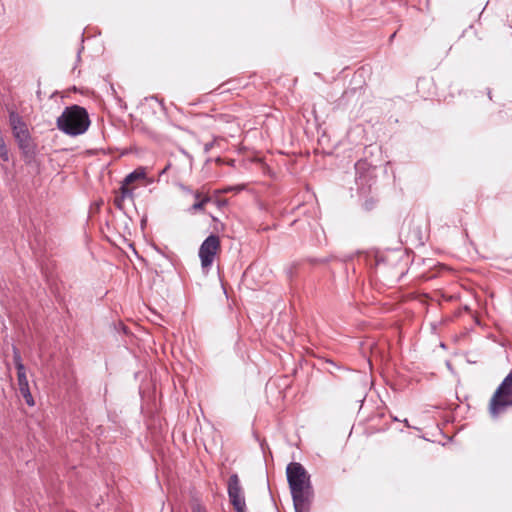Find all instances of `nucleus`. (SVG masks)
I'll return each mask as SVG.
<instances>
[{
	"label": "nucleus",
	"instance_id": "f257e3e1",
	"mask_svg": "<svg viewBox=\"0 0 512 512\" xmlns=\"http://www.w3.org/2000/svg\"><path fill=\"white\" fill-rule=\"evenodd\" d=\"M89 125L90 120L86 109L78 105L66 107L57 118L58 129L70 136L85 133Z\"/></svg>",
	"mask_w": 512,
	"mask_h": 512
},
{
	"label": "nucleus",
	"instance_id": "f03ea898",
	"mask_svg": "<svg viewBox=\"0 0 512 512\" xmlns=\"http://www.w3.org/2000/svg\"><path fill=\"white\" fill-rule=\"evenodd\" d=\"M512 408V371L503 379L493 393L488 412L492 419H498Z\"/></svg>",
	"mask_w": 512,
	"mask_h": 512
},
{
	"label": "nucleus",
	"instance_id": "7ed1b4c3",
	"mask_svg": "<svg viewBox=\"0 0 512 512\" xmlns=\"http://www.w3.org/2000/svg\"><path fill=\"white\" fill-rule=\"evenodd\" d=\"M286 476L291 493L313 488L310 475L301 463H289L286 467Z\"/></svg>",
	"mask_w": 512,
	"mask_h": 512
},
{
	"label": "nucleus",
	"instance_id": "20e7f679",
	"mask_svg": "<svg viewBox=\"0 0 512 512\" xmlns=\"http://www.w3.org/2000/svg\"><path fill=\"white\" fill-rule=\"evenodd\" d=\"M220 250V238L215 234L209 235L200 245L199 258L203 270H209L214 258Z\"/></svg>",
	"mask_w": 512,
	"mask_h": 512
},
{
	"label": "nucleus",
	"instance_id": "39448f33",
	"mask_svg": "<svg viewBox=\"0 0 512 512\" xmlns=\"http://www.w3.org/2000/svg\"><path fill=\"white\" fill-rule=\"evenodd\" d=\"M227 492L230 503L236 512H245L246 503L240 479L236 473L230 475L227 483Z\"/></svg>",
	"mask_w": 512,
	"mask_h": 512
},
{
	"label": "nucleus",
	"instance_id": "423d86ee",
	"mask_svg": "<svg viewBox=\"0 0 512 512\" xmlns=\"http://www.w3.org/2000/svg\"><path fill=\"white\" fill-rule=\"evenodd\" d=\"M23 158L30 162L36 156L37 144L32 138L30 131L14 137Z\"/></svg>",
	"mask_w": 512,
	"mask_h": 512
},
{
	"label": "nucleus",
	"instance_id": "0eeeda50",
	"mask_svg": "<svg viewBox=\"0 0 512 512\" xmlns=\"http://www.w3.org/2000/svg\"><path fill=\"white\" fill-rule=\"evenodd\" d=\"M291 495L295 512H310L314 498L313 488L292 492Z\"/></svg>",
	"mask_w": 512,
	"mask_h": 512
},
{
	"label": "nucleus",
	"instance_id": "6e6552de",
	"mask_svg": "<svg viewBox=\"0 0 512 512\" xmlns=\"http://www.w3.org/2000/svg\"><path fill=\"white\" fill-rule=\"evenodd\" d=\"M9 113V125L13 134V137H16L20 134H23L29 131L26 122L23 120L22 116L15 111L14 109H8Z\"/></svg>",
	"mask_w": 512,
	"mask_h": 512
},
{
	"label": "nucleus",
	"instance_id": "1a4fd4ad",
	"mask_svg": "<svg viewBox=\"0 0 512 512\" xmlns=\"http://www.w3.org/2000/svg\"><path fill=\"white\" fill-rule=\"evenodd\" d=\"M133 199V191L127 185L122 183L119 191L116 192L113 203L119 210H124V200Z\"/></svg>",
	"mask_w": 512,
	"mask_h": 512
},
{
	"label": "nucleus",
	"instance_id": "9d476101",
	"mask_svg": "<svg viewBox=\"0 0 512 512\" xmlns=\"http://www.w3.org/2000/svg\"><path fill=\"white\" fill-rule=\"evenodd\" d=\"M196 202L188 209V212L194 213L196 211H203L205 204L211 201V197L209 195H203L200 191H195L193 193Z\"/></svg>",
	"mask_w": 512,
	"mask_h": 512
},
{
	"label": "nucleus",
	"instance_id": "9b49d317",
	"mask_svg": "<svg viewBox=\"0 0 512 512\" xmlns=\"http://www.w3.org/2000/svg\"><path fill=\"white\" fill-rule=\"evenodd\" d=\"M146 178V171H145V168L143 167H139V168H136L134 171H132L131 173H129L123 180L122 183H124L125 185H130L132 184L133 182L137 181V180H141V179H145Z\"/></svg>",
	"mask_w": 512,
	"mask_h": 512
},
{
	"label": "nucleus",
	"instance_id": "f8f14e48",
	"mask_svg": "<svg viewBox=\"0 0 512 512\" xmlns=\"http://www.w3.org/2000/svg\"><path fill=\"white\" fill-rule=\"evenodd\" d=\"M19 389V392L21 394V396L24 398L26 404L28 406H34L35 405V401L33 399V396L30 392V388H29V385L27 386H20L18 387Z\"/></svg>",
	"mask_w": 512,
	"mask_h": 512
},
{
	"label": "nucleus",
	"instance_id": "ddd939ff",
	"mask_svg": "<svg viewBox=\"0 0 512 512\" xmlns=\"http://www.w3.org/2000/svg\"><path fill=\"white\" fill-rule=\"evenodd\" d=\"M378 204V199L375 198L374 196H370V197H367L363 203H362V208L367 211V212H370L372 210H374L376 208Z\"/></svg>",
	"mask_w": 512,
	"mask_h": 512
},
{
	"label": "nucleus",
	"instance_id": "4468645a",
	"mask_svg": "<svg viewBox=\"0 0 512 512\" xmlns=\"http://www.w3.org/2000/svg\"><path fill=\"white\" fill-rule=\"evenodd\" d=\"M12 350H13V360H14L16 370H24L25 366L22 362V358H21L19 349L16 346H13Z\"/></svg>",
	"mask_w": 512,
	"mask_h": 512
},
{
	"label": "nucleus",
	"instance_id": "2eb2a0df",
	"mask_svg": "<svg viewBox=\"0 0 512 512\" xmlns=\"http://www.w3.org/2000/svg\"><path fill=\"white\" fill-rule=\"evenodd\" d=\"M17 382H18V387L29 385L28 379L26 376V368L24 370H17Z\"/></svg>",
	"mask_w": 512,
	"mask_h": 512
},
{
	"label": "nucleus",
	"instance_id": "dca6fc26",
	"mask_svg": "<svg viewBox=\"0 0 512 512\" xmlns=\"http://www.w3.org/2000/svg\"><path fill=\"white\" fill-rule=\"evenodd\" d=\"M192 512H207V511L204 506L197 503L192 506Z\"/></svg>",
	"mask_w": 512,
	"mask_h": 512
},
{
	"label": "nucleus",
	"instance_id": "f3484780",
	"mask_svg": "<svg viewBox=\"0 0 512 512\" xmlns=\"http://www.w3.org/2000/svg\"><path fill=\"white\" fill-rule=\"evenodd\" d=\"M395 36H396V33H393V34L390 36L389 41L391 42V41L394 39V37H395Z\"/></svg>",
	"mask_w": 512,
	"mask_h": 512
},
{
	"label": "nucleus",
	"instance_id": "a211bd4d",
	"mask_svg": "<svg viewBox=\"0 0 512 512\" xmlns=\"http://www.w3.org/2000/svg\"><path fill=\"white\" fill-rule=\"evenodd\" d=\"M488 97H489L490 100H492V96H491V91L490 90L488 91Z\"/></svg>",
	"mask_w": 512,
	"mask_h": 512
},
{
	"label": "nucleus",
	"instance_id": "6ab92c4d",
	"mask_svg": "<svg viewBox=\"0 0 512 512\" xmlns=\"http://www.w3.org/2000/svg\"><path fill=\"white\" fill-rule=\"evenodd\" d=\"M404 422H405V425H406L407 427H409L408 420H407V419H405V420H404Z\"/></svg>",
	"mask_w": 512,
	"mask_h": 512
},
{
	"label": "nucleus",
	"instance_id": "aec40b11",
	"mask_svg": "<svg viewBox=\"0 0 512 512\" xmlns=\"http://www.w3.org/2000/svg\"><path fill=\"white\" fill-rule=\"evenodd\" d=\"M232 189H233L232 187H229V188L225 189V192L231 191Z\"/></svg>",
	"mask_w": 512,
	"mask_h": 512
}]
</instances>
